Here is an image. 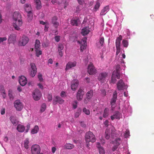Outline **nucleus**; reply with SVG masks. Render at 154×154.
I'll use <instances>...</instances> for the list:
<instances>
[{"label":"nucleus","instance_id":"f257e3e1","mask_svg":"<svg viewBox=\"0 0 154 154\" xmlns=\"http://www.w3.org/2000/svg\"><path fill=\"white\" fill-rule=\"evenodd\" d=\"M13 17L14 21L13 26L16 30H19L20 29V27L22 24L21 15L19 12L15 11L13 14Z\"/></svg>","mask_w":154,"mask_h":154},{"label":"nucleus","instance_id":"f03ea898","mask_svg":"<svg viewBox=\"0 0 154 154\" xmlns=\"http://www.w3.org/2000/svg\"><path fill=\"white\" fill-rule=\"evenodd\" d=\"M85 140H87L91 143H94L96 140V138L93 133L89 131L86 133L85 137Z\"/></svg>","mask_w":154,"mask_h":154},{"label":"nucleus","instance_id":"7ed1b4c3","mask_svg":"<svg viewBox=\"0 0 154 154\" xmlns=\"http://www.w3.org/2000/svg\"><path fill=\"white\" fill-rule=\"evenodd\" d=\"M40 147L37 144L33 145L31 147V152L32 154H40Z\"/></svg>","mask_w":154,"mask_h":154},{"label":"nucleus","instance_id":"20e7f679","mask_svg":"<svg viewBox=\"0 0 154 154\" xmlns=\"http://www.w3.org/2000/svg\"><path fill=\"white\" fill-rule=\"evenodd\" d=\"M85 94L84 89L80 88L79 89L76 94V98L79 101H81L83 98V96Z\"/></svg>","mask_w":154,"mask_h":154},{"label":"nucleus","instance_id":"39448f33","mask_svg":"<svg viewBox=\"0 0 154 154\" xmlns=\"http://www.w3.org/2000/svg\"><path fill=\"white\" fill-rule=\"evenodd\" d=\"M31 66V72L30 74V75L32 77L35 76L37 72L36 66L34 63H31L30 64Z\"/></svg>","mask_w":154,"mask_h":154},{"label":"nucleus","instance_id":"423d86ee","mask_svg":"<svg viewBox=\"0 0 154 154\" xmlns=\"http://www.w3.org/2000/svg\"><path fill=\"white\" fill-rule=\"evenodd\" d=\"M41 95L40 91L38 89H35L33 92V97L35 100H39Z\"/></svg>","mask_w":154,"mask_h":154},{"label":"nucleus","instance_id":"0eeeda50","mask_svg":"<svg viewBox=\"0 0 154 154\" xmlns=\"http://www.w3.org/2000/svg\"><path fill=\"white\" fill-rule=\"evenodd\" d=\"M14 107L17 110L20 111L22 110L23 107V105L20 100H15L14 102Z\"/></svg>","mask_w":154,"mask_h":154},{"label":"nucleus","instance_id":"6e6552de","mask_svg":"<svg viewBox=\"0 0 154 154\" xmlns=\"http://www.w3.org/2000/svg\"><path fill=\"white\" fill-rule=\"evenodd\" d=\"M88 72L91 75H94L96 73L97 70L91 63H90L88 66Z\"/></svg>","mask_w":154,"mask_h":154},{"label":"nucleus","instance_id":"1a4fd4ad","mask_svg":"<svg viewBox=\"0 0 154 154\" xmlns=\"http://www.w3.org/2000/svg\"><path fill=\"white\" fill-rule=\"evenodd\" d=\"M86 40L87 38L86 37H85L81 41H78L79 44H80V50L82 52L83 51V50L86 48Z\"/></svg>","mask_w":154,"mask_h":154},{"label":"nucleus","instance_id":"9d476101","mask_svg":"<svg viewBox=\"0 0 154 154\" xmlns=\"http://www.w3.org/2000/svg\"><path fill=\"white\" fill-rule=\"evenodd\" d=\"M29 40L27 37L23 35L19 42V44L20 46H25L28 43Z\"/></svg>","mask_w":154,"mask_h":154},{"label":"nucleus","instance_id":"9b49d317","mask_svg":"<svg viewBox=\"0 0 154 154\" xmlns=\"http://www.w3.org/2000/svg\"><path fill=\"white\" fill-rule=\"evenodd\" d=\"M108 76V74L107 73L104 72H101L99 75L98 79L101 82H103Z\"/></svg>","mask_w":154,"mask_h":154},{"label":"nucleus","instance_id":"f8f14e48","mask_svg":"<svg viewBox=\"0 0 154 154\" xmlns=\"http://www.w3.org/2000/svg\"><path fill=\"white\" fill-rule=\"evenodd\" d=\"M117 97V94L116 91H115L113 94L112 97L110 102L112 107L114 108L115 107V103L116 102Z\"/></svg>","mask_w":154,"mask_h":154},{"label":"nucleus","instance_id":"ddd939ff","mask_svg":"<svg viewBox=\"0 0 154 154\" xmlns=\"http://www.w3.org/2000/svg\"><path fill=\"white\" fill-rule=\"evenodd\" d=\"M117 88L119 91L123 90L125 86V84L122 79L120 80L117 84Z\"/></svg>","mask_w":154,"mask_h":154},{"label":"nucleus","instance_id":"4468645a","mask_svg":"<svg viewBox=\"0 0 154 154\" xmlns=\"http://www.w3.org/2000/svg\"><path fill=\"white\" fill-rule=\"evenodd\" d=\"M27 82L26 78L25 76H22L20 77L19 82L22 86H24L25 85Z\"/></svg>","mask_w":154,"mask_h":154},{"label":"nucleus","instance_id":"2eb2a0df","mask_svg":"<svg viewBox=\"0 0 154 154\" xmlns=\"http://www.w3.org/2000/svg\"><path fill=\"white\" fill-rule=\"evenodd\" d=\"M64 101V100L59 96H57L55 97V98L53 100V103L54 105H56L57 103L60 104H62Z\"/></svg>","mask_w":154,"mask_h":154},{"label":"nucleus","instance_id":"dca6fc26","mask_svg":"<svg viewBox=\"0 0 154 154\" xmlns=\"http://www.w3.org/2000/svg\"><path fill=\"white\" fill-rule=\"evenodd\" d=\"M16 41V35L14 34L10 35L9 37L8 42L9 44L13 43H14Z\"/></svg>","mask_w":154,"mask_h":154},{"label":"nucleus","instance_id":"f3484780","mask_svg":"<svg viewBox=\"0 0 154 154\" xmlns=\"http://www.w3.org/2000/svg\"><path fill=\"white\" fill-rule=\"evenodd\" d=\"M57 48L59 55L60 57H62L63 55V54L64 51L63 45L62 44H60L58 45Z\"/></svg>","mask_w":154,"mask_h":154},{"label":"nucleus","instance_id":"a211bd4d","mask_svg":"<svg viewBox=\"0 0 154 154\" xmlns=\"http://www.w3.org/2000/svg\"><path fill=\"white\" fill-rule=\"evenodd\" d=\"M76 65V62L75 61L69 62L66 64V70H67L70 69L75 67Z\"/></svg>","mask_w":154,"mask_h":154},{"label":"nucleus","instance_id":"6ab92c4d","mask_svg":"<svg viewBox=\"0 0 154 154\" xmlns=\"http://www.w3.org/2000/svg\"><path fill=\"white\" fill-rule=\"evenodd\" d=\"M57 18L56 16L53 17L52 19L51 22L53 26L57 28L59 25V23L57 21Z\"/></svg>","mask_w":154,"mask_h":154},{"label":"nucleus","instance_id":"aec40b11","mask_svg":"<svg viewBox=\"0 0 154 154\" xmlns=\"http://www.w3.org/2000/svg\"><path fill=\"white\" fill-rule=\"evenodd\" d=\"M104 42V38L101 37L100 38L99 42L96 43V45L98 48H100L102 47Z\"/></svg>","mask_w":154,"mask_h":154},{"label":"nucleus","instance_id":"412c9836","mask_svg":"<svg viewBox=\"0 0 154 154\" xmlns=\"http://www.w3.org/2000/svg\"><path fill=\"white\" fill-rule=\"evenodd\" d=\"M122 36L120 35L119 37H117L116 42V48H120L121 41L122 40Z\"/></svg>","mask_w":154,"mask_h":154},{"label":"nucleus","instance_id":"4be33fe9","mask_svg":"<svg viewBox=\"0 0 154 154\" xmlns=\"http://www.w3.org/2000/svg\"><path fill=\"white\" fill-rule=\"evenodd\" d=\"M72 83L71 86V89L73 91H75L78 87L79 83V81L78 80H75L73 81Z\"/></svg>","mask_w":154,"mask_h":154},{"label":"nucleus","instance_id":"5701e85b","mask_svg":"<svg viewBox=\"0 0 154 154\" xmlns=\"http://www.w3.org/2000/svg\"><path fill=\"white\" fill-rule=\"evenodd\" d=\"M120 116V113L118 111H116L115 112V114L111 116V119L113 120L115 119H119Z\"/></svg>","mask_w":154,"mask_h":154},{"label":"nucleus","instance_id":"b1692460","mask_svg":"<svg viewBox=\"0 0 154 154\" xmlns=\"http://www.w3.org/2000/svg\"><path fill=\"white\" fill-rule=\"evenodd\" d=\"M24 9L26 12H30L32 11L31 5L29 4H26L24 5Z\"/></svg>","mask_w":154,"mask_h":154},{"label":"nucleus","instance_id":"393cba45","mask_svg":"<svg viewBox=\"0 0 154 154\" xmlns=\"http://www.w3.org/2000/svg\"><path fill=\"white\" fill-rule=\"evenodd\" d=\"M17 129L19 132H23L25 130V127L23 125L19 124L17 125Z\"/></svg>","mask_w":154,"mask_h":154},{"label":"nucleus","instance_id":"a878e982","mask_svg":"<svg viewBox=\"0 0 154 154\" xmlns=\"http://www.w3.org/2000/svg\"><path fill=\"white\" fill-rule=\"evenodd\" d=\"M109 6H106L104 7L102 10L100 14L101 15H105L107 11L109 10Z\"/></svg>","mask_w":154,"mask_h":154},{"label":"nucleus","instance_id":"bb28decb","mask_svg":"<svg viewBox=\"0 0 154 154\" xmlns=\"http://www.w3.org/2000/svg\"><path fill=\"white\" fill-rule=\"evenodd\" d=\"M90 30L87 27L84 28L82 30L81 33L83 35H85L88 34Z\"/></svg>","mask_w":154,"mask_h":154},{"label":"nucleus","instance_id":"cd10ccee","mask_svg":"<svg viewBox=\"0 0 154 154\" xmlns=\"http://www.w3.org/2000/svg\"><path fill=\"white\" fill-rule=\"evenodd\" d=\"M10 119L11 122L14 125H17L18 124V121L16 119L15 117L14 116H11L10 117Z\"/></svg>","mask_w":154,"mask_h":154},{"label":"nucleus","instance_id":"c85d7f7f","mask_svg":"<svg viewBox=\"0 0 154 154\" xmlns=\"http://www.w3.org/2000/svg\"><path fill=\"white\" fill-rule=\"evenodd\" d=\"M35 2L36 8L38 10L42 8L41 3L40 0H34Z\"/></svg>","mask_w":154,"mask_h":154},{"label":"nucleus","instance_id":"c756f323","mask_svg":"<svg viewBox=\"0 0 154 154\" xmlns=\"http://www.w3.org/2000/svg\"><path fill=\"white\" fill-rule=\"evenodd\" d=\"M111 132L110 130L109 129H106L105 132V136L106 139H109L110 137V135Z\"/></svg>","mask_w":154,"mask_h":154},{"label":"nucleus","instance_id":"7c9ffc66","mask_svg":"<svg viewBox=\"0 0 154 154\" xmlns=\"http://www.w3.org/2000/svg\"><path fill=\"white\" fill-rule=\"evenodd\" d=\"M93 95V91L92 90H91L87 92L86 94L87 97L89 99H91Z\"/></svg>","mask_w":154,"mask_h":154},{"label":"nucleus","instance_id":"2f4dec72","mask_svg":"<svg viewBox=\"0 0 154 154\" xmlns=\"http://www.w3.org/2000/svg\"><path fill=\"white\" fill-rule=\"evenodd\" d=\"M27 13V20L28 21L31 20L33 18V14L32 11L30 12H26Z\"/></svg>","mask_w":154,"mask_h":154},{"label":"nucleus","instance_id":"473e14b6","mask_svg":"<svg viewBox=\"0 0 154 154\" xmlns=\"http://www.w3.org/2000/svg\"><path fill=\"white\" fill-rule=\"evenodd\" d=\"M40 46V42L39 41L36 39L35 41V49H39Z\"/></svg>","mask_w":154,"mask_h":154},{"label":"nucleus","instance_id":"72a5a7b5","mask_svg":"<svg viewBox=\"0 0 154 154\" xmlns=\"http://www.w3.org/2000/svg\"><path fill=\"white\" fill-rule=\"evenodd\" d=\"M112 74L117 79H120V72H116L114 71Z\"/></svg>","mask_w":154,"mask_h":154},{"label":"nucleus","instance_id":"f704fd0d","mask_svg":"<svg viewBox=\"0 0 154 154\" xmlns=\"http://www.w3.org/2000/svg\"><path fill=\"white\" fill-rule=\"evenodd\" d=\"M39 131V128L38 126L35 125L34 128L31 131L32 134L37 133Z\"/></svg>","mask_w":154,"mask_h":154},{"label":"nucleus","instance_id":"c9c22d12","mask_svg":"<svg viewBox=\"0 0 154 154\" xmlns=\"http://www.w3.org/2000/svg\"><path fill=\"white\" fill-rule=\"evenodd\" d=\"M65 146L66 149H71L74 147V146L72 144L68 143H66L65 145Z\"/></svg>","mask_w":154,"mask_h":154},{"label":"nucleus","instance_id":"e433bc0d","mask_svg":"<svg viewBox=\"0 0 154 154\" xmlns=\"http://www.w3.org/2000/svg\"><path fill=\"white\" fill-rule=\"evenodd\" d=\"M109 110L107 108H106L104 110L103 114V117L104 118H106L109 115Z\"/></svg>","mask_w":154,"mask_h":154},{"label":"nucleus","instance_id":"4c0bfd02","mask_svg":"<svg viewBox=\"0 0 154 154\" xmlns=\"http://www.w3.org/2000/svg\"><path fill=\"white\" fill-rule=\"evenodd\" d=\"M29 143V139H26L24 141V147L26 149H28L29 148L28 144Z\"/></svg>","mask_w":154,"mask_h":154},{"label":"nucleus","instance_id":"58836bf2","mask_svg":"<svg viewBox=\"0 0 154 154\" xmlns=\"http://www.w3.org/2000/svg\"><path fill=\"white\" fill-rule=\"evenodd\" d=\"M71 24L72 26H77L78 25L77 20L72 19L71 20Z\"/></svg>","mask_w":154,"mask_h":154},{"label":"nucleus","instance_id":"ea45409f","mask_svg":"<svg viewBox=\"0 0 154 154\" xmlns=\"http://www.w3.org/2000/svg\"><path fill=\"white\" fill-rule=\"evenodd\" d=\"M122 44L125 47H127L128 45V41L125 40H123L122 41Z\"/></svg>","mask_w":154,"mask_h":154},{"label":"nucleus","instance_id":"a19ab883","mask_svg":"<svg viewBox=\"0 0 154 154\" xmlns=\"http://www.w3.org/2000/svg\"><path fill=\"white\" fill-rule=\"evenodd\" d=\"M83 112L86 115H88L90 113V112L89 109H87L86 108H84L83 109Z\"/></svg>","mask_w":154,"mask_h":154},{"label":"nucleus","instance_id":"79ce46f5","mask_svg":"<svg viewBox=\"0 0 154 154\" xmlns=\"http://www.w3.org/2000/svg\"><path fill=\"white\" fill-rule=\"evenodd\" d=\"M46 107V105L45 104H42L41 106V109H40L41 111L42 112H43L45 110Z\"/></svg>","mask_w":154,"mask_h":154},{"label":"nucleus","instance_id":"37998d69","mask_svg":"<svg viewBox=\"0 0 154 154\" xmlns=\"http://www.w3.org/2000/svg\"><path fill=\"white\" fill-rule=\"evenodd\" d=\"M50 44V43L48 41H46L42 43V45L44 47H48Z\"/></svg>","mask_w":154,"mask_h":154},{"label":"nucleus","instance_id":"c03bdc74","mask_svg":"<svg viewBox=\"0 0 154 154\" xmlns=\"http://www.w3.org/2000/svg\"><path fill=\"white\" fill-rule=\"evenodd\" d=\"M116 78L112 74L111 83H114L116 81Z\"/></svg>","mask_w":154,"mask_h":154},{"label":"nucleus","instance_id":"a18cd8bd","mask_svg":"<svg viewBox=\"0 0 154 154\" xmlns=\"http://www.w3.org/2000/svg\"><path fill=\"white\" fill-rule=\"evenodd\" d=\"M36 56L37 57H39V56L42 54V51L41 50H39V49H35Z\"/></svg>","mask_w":154,"mask_h":154},{"label":"nucleus","instance_id":"49530a36","mask_svg":"<svg viewBox=\"0 0 154 154\" xmlns=\"http://www.w3.org/2000/svg\"><path fill=\"white\" fill-rule=\"evenodd\" d=\"M120 144V143L119 142H117L116 145L114 146H113V147L112 148V150L113 151H115L117 149L118 146H119Z\"/></svg>","mask_w":154,"mask_h":154},{"label":"nucleus","instance_id":"de8ad7c7","mask_svg":"<svg viewBox=\"0 0 154 154\" xmlns=\"http://www.w3.org/2000/svg\"><path fill=\"white\" fill-rule=\"evenodd\" d=\"M100 5V2H96V4L94 6V8L95 9V11H97L99 8Z\"/></svg>","mask_w":154,"mask_h":154},{"label":"nucleus","instance_id":"09e8293b","mask_svg":"<svg viewBox=\"0 0 154 154\" xmlns=\"http://www.w3.org/2000/svg\"><path fill=\"white\" fill-rule=\"evenodd\" d=\"M77 103H78V102H77V101L75 100L74 101L73 103L72 104V105H73V108L74 109H75L77 108Z\"/></svg>","mask_w":154,"mask_h":154},{"label":"nucleus","instance_id":"8fccbe9b","mask_svg":"<svg viewBox=\"0 0 154 154\" xmlns=\"http://www.w3.org/2000/svg\"><path fill=\"white\" fill-rule=\"evenodd\" d=\"M98 150L100 154H105V150L103 147Z\"/></svg>","mask_w":154,"mask_h":154},{"label":"nucleus","instance_id":"3c124183","mask_svg":"<svg viewBox=\"0 0 154 154\" xmlns=\"http://www.w3.org/2000/svg\"><path fill=\"white\" fill-rule=\"evenodd\" d=\"M129 131L128 130H126L125 134V138L128 137L129 135Z\"/></svg>","mask_w":154,"mask_h":154},{"label":"nucleus","instance_id":"603ef678","mask_svg":"<svg viewBox=\"0 0 154 154\" xmlns=\"http://www.w3.org/2000/svg\"><path fill=\"white\" fill-rule=\"evenodd\" d=\"M7 39V38L6 37H0V43L6 41Z\"/></svg>","mask_w":154,"mask_h":154},{"label":"nucleus","instance_id":"864d4df0","mask_svg":"<svg viewBox=\"0 0 154 154\" xmlns=\"http://www.w3.org/2000/svg\"><path fill=\"white\" fill-rule=\"evenodd\" d=\"M54 39L56 42H59L60 40V36L58 35H56Z\"/></svg>","mask_w":154,"mask_h":154},{"label":"nucleus","instance_id":"5fc2aeb1","mask_svg":"<svg viewBox=\"0 0 154 154\" xmlns=\"http://www.w3.org/2000/svg\"><path fill=\"white\" fill-rule=\"evenodd\" d=\"M97 147L98 148V149H100L103 148V147L101 146L100 143L97 142Z\"/></svg>","mask_w":154,"mask_h":154},{"label":"nucleus","instance_id":"6e6d98bb","mask_svg":"<svg viewBox=\"0 0 154 154\" xmlns=\"http://www.w3.org/2000/svg\"><path fill=\"white\" fill-rule=\"evenodd\" d=\"M90 99H89L87 97H86L84 100V102L85 104H87L89 101Z\"/></svg>","mask_w":154,"mask_h":154},{"label":"nucleus","instance_id":"4d7b16f0","mask_svg":"<svg viewBox=\"0 0 154 154\" xmlns=\"http://www.w3.org/2000/svg\"><path fill=\"white\" fill-rule=\"evenodd\" d=\"M8 96L11 100H13L14 98V97L12 94L9 93Z\"/></svg>","mask_w":154,"mask_h":154},{"label":"nucleus","instance_id":"13d9d810","mask_svg":"<svg viewBox=\"0 0 154 154\" xmlns=\"http://www.w3.org/2000/svg\"><path fill=\"white\" fill-rule=\"evenodd\" d=\"M38 78L39 80L40 81H43V78H42V76L41 74L39 73L38 75Z\"/></svg>","mask_w":154,"mask_h":154},{"label":"nucleus","instance_id":"bf43d9fd","mask_svg":"<svg viewBox=\"0 0 154 154\" xmlns=\"http://www.w3.org/2000/svg\"><path fill=\"white\" fill-rule=\"evenodd\" d=\"M86 140V147H88V148H89V146H90V144L89 142H90V141H88L87 140Z\"/></svg>","mask_w":154,"mask_h":154},{"label":"nucleus","instance_id":"052dcab7","mask_svg":"<svg viewBox=\"0 0 154 154\" xmlns=\"http://www.w3.org/2000/svg\"><path fill=\"white\" fill-rule=\"evenodd\" d=\"M48 99L49 101H51L52 99V97L51 95L49 94L48 96Z\"/></svg>","mask_w":154,"mask_h":154},{"label":"nucleus","instance_id":"680f3d73","mask_svg":"<svg viewBox=\"0 0 154 154\" xmlns=\"http://www.w3.org/2000/svg\"><path fill=\"white\" fill-rule=\"evenodd\" d=\"M116 55H118L120 52V48H116Z\"/></svg>","mask_w":154,"mask_h":154},{"label":"nucleus","instance_id":"e2e57ef3","mask_svg":"<svg viewBox=\"0 0 154 154\" xmlns=\"http://www.w3.org/2000/svg\"><path fill=\"white\" fill-rule=\"evenodd\" d=\"M78 3L80 5H82L83 4L84 0H77Z\"/></svg>","mask_w":154,"mask_h":154},{"label":"nucleus","instance_id":"0e129e2a","mask_svg":"<svg viewBox=\"0 0 154 154\" xmlns=\"http://www.w3.org/2000/svg\"><path fill=\"white\" fill-rule=\"evenodd\" d=\"M120 66L119 65H118L116 66V72H120L119 70Z\"/></svg>","mask_w":154,"mask_h":154},{"label":"nucleus","instance_id":"69168bd1","mask_svg":"<svg viewBox=\"0 0 154 154\" xmlns=\"http://www.w3.org/2000/svg\"><path fill=\"white\" fill-rule=\"evenodd\" d=\"M104 125L106 126L107 127L109 125V121L108 120H106L104 122Z\"/></svg>","mask_w":154,"mask_h":154},{"label":"nucleus","instance_id":"338daca9","mask_svg":"<svg viewBox=\"0 0 154 154\" xmlns=\"http://www.w3.org/2000/svg\"><path fill=\"white\" fill-rule=\"evenodd\" d=\"M49 28V25L48 24H46L45 26L44 30L45 31H47L48 30Z\"/></svg>","mask_w":154,"mask_h":154},{"label":"nucleus","instance_id":"774afa93","mask_svg":"<svg viewBox=\"0 0 154 154\" xmlns=\"http://www.w3.org/2000/svg\"><path fill=\"white\" fill-rule=\"evenodd\" d=\"M80 115V113L79 112H77L75 113V116L76 118H77L79 117Z\"/></svg>","mask_w":154,"mask_h":154}]
</instances>
